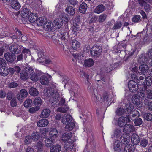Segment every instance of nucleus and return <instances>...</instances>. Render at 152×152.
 Listing matches in <instances>:
<instances>
[{
	"instance_id": "obj_1",
	"label": "nucleus",
	"mask_w": 152,
	"mask_h": 152,
	"mask_svg": "<svg viewBox=\"0 0 152 152\" xmlns=\"http://www.w3.org/2000/svg\"><path fill=\"white\" fill-rule=\"evenodd\" d=\"M61 122L66 126L65 129L67 131L72 130L75 126V123L72 116L69 114H64L62 117Z\"/></svg>"
},
{
	"instance_id": "obj_2",
	"label": "nucleus",
	"mask_w": 152,
	"mask_h": 152,
	"mask_svg": "<svg viewBox=\"0 0 152 152\" xmlns=\"http://www.w3.org/2000/svg\"><path fill=\"white\" fill-rule=\"evenodd\" d=\"M135 82V81L130 80L128 83V87L130 92L135 93L138 90L140 87H143V85H145L144 82L140 80L137 79Z\"/></svg>"
},
{
	"instance_id": "obj_3",
	"label": "nucleus",
	"mask_w": 152,
	"mask_h": 152,
	"mask_svg": "<svg viewBox=\"0 0 152 152\" xmlns=\"http://www.w3.org/2000/svg\"><path fill=\"white\" fill-rule=\"evenodd\" d=\"M44 91L45 95L49 97H52L56 99L58 95V93L56 90L50 87L46 88Z\"/></svg>"
},
{
	"instance_id": "obj_4",
	"label": "nucleus",
	"mask_w": 152,
	"mask_h": 152,
	"mask_svg": "<svg viewBox=\"0 0 152 152\" xmlns=\"http://www.w3.org/2000/svg\"><path fill=\"white\" fill-rule=\"evenodd\" d=\"M23 49V46L15 43L11 45L10 47V51L16 54H19L20 53Z\"/></svg>"
},
{
	"instance_id": "obj_5",
	"label": "nucleus",
	"mask_w": 152,
	"mask_h": 152,
	"mask_svg": "<svg viewBox=\"0 0 152 152\" xmlns=\"http://www.w3.org/2000/svg\"><path fill=\"white\" fill-rule=\"evenodd\" d=\"M4 56L5 58L9 63L13 64L15 62L16 56L14 53L7 52L4 53Z\"/></svg>"
},
{
	"instance_id": "obj_6",
	"label": "nucleus",
	"mask_w": 152,
	"mask_h": 152,
	"mask_svg": "<svg viewBox=\"0 0 152 152\" xmlns=\"http://www.w3.org/2000/svg\"><path fill=\"white\" fill-rule=\"evenodd\" d=\"M102 51V48L101 47L95 46H93L91 49L90 53L94 57L96 58L100 55Z\"/></svg>"
},
{
	"instance_id": "obj_7",
	"label": "nucleus",
	"mask_w": 152,
	"mask_h": 152,
	"mask_svg": "<svg viewBox=\"0 0 152 152\" xmlns=\"http://www.w3.org/2000/svg\"><path fill=\"white\" fill-rule=\"evenodd\" d=\"M61 77L63 76V81L64 82L66 85L68 84L71 87V88L72 90H74V88L76 87L77 85L74 82L72 81L71 80L69 79V77L66 76L60 75Z\"/></svg>"
},
{
	"instance_id": "obj_8",
	"label": "nucleus",
	"mask_w": 152,
	"mask_h": 152,
	"mask_svg": "<svg viewBox=\"0 0 152 152\" xmlns=\"http://www.w3.org/2000/svg\"><path fill=\"white\" fill-rule=\"evenodd\" d=\"M123 132L121 129L116 128L113 130L111 135L112 138L113 139L115 138L118 139L120 138L123 135Z\"/></svg>"
},
{
	"instance_id": "obj_9",
	"label": "nucleus",
	"mask_w": 152,
	"mask_h": 152,
	"mask_svg": "<svg viewBox=\"0 0 152 152\" xmlns=\"http://www.w3.org/2000/svg\"><path fill=\"white\" fill-rule=\"evenodd\" d=\"M113 148L116 152H120L122 150L124 145L119 140H116L113 143Z\"/></svg>"
},
{
	"instance_id": "obj_10",
	"label": "nucleus",
	"mask_w": 152,
	"mask_h": 152,
	"mask_svg": "<svg viewBox=\"0 0 152 152\" xmlns=\"http://www.w3.org/2000/svg\"><path fill=\"white\" fill-rule=\"evenodd\" d=\"M69 36V31H66L61 34L60 36L61 44H66L68 41V39Z\"/></svg>"
},
{
	"instance_id": "obj_11",
	"label": "nucleus",
	"mask_w": 152,
	"mask_h": 152,
	"mask_svg": "<svg viewBox=\"0 0 152 152\" xmlns=\"http://www.w3.org/2000/svg\"><path fill=\"white\" fill-rule=\"evenodd\" d=\"M42 72L39 71L33 72L30 76V78L32 81L37 82L40 76L42 75Z\"/></svg>"
},
{
	"instance_id": "obj_12",
	"label": "nucleus",
	"mask_w": 152,
	"mask_h": 152,
	"mask_svg": "<svg viewBox=\"0 0 152 152\" xmlns=\"http://www.w3.org/2000/svg\"><path fill=\"white\" fill-rule=\"evenodd\" d=\"M147 89V86L145 85L143 86V87H140L138 88L139 90L138 91V96L139 98H143L145 97L146 95V90Z\"/></svg>"
},
{
	"instance_id": "obj_13",
	"label": "nucleus",
	"mask_w": 152,
	"mask_h": 152,
	"mask_svg": "<svg viewBox=\"0 0 152 152\" xmlns=\"http://www.w3.org/2000/svg\"><path fill=\"white\" fill-rule=\"evenodd\" d=\"M74 140L64 142V147L67 151H71L73 149L74 146Z\"/></svg>"
},
{
	"instance_id": "obj_14",
	"label": "nucleus",
	"mask_w": 152,
	"mask_h": 152,
	"mask_svg": "<svg viewBox=\"0 0 152 152\" xmlns=\"http://www.w3.org/2000/svg\"><path fill=\"white\" fill-rule=\"evenodd\" d=\"M134 131L135 128L132 125L127 124L124 127L123 131H124L126 134L129 135L130 133Z\"/></svg>"
},
{
	"instance_id": "obj_15",
	"label": "nucleus",
	"mask_w": 152,
	"mask_h": 152,
	"mask_svg": "<svg viewBox=\"0 0 152 152\" xmlns=\"http://www.w3.org/2000/svg\"><path fill=\"white\" fill-rule=\"evenodd\" d=\"M50 136L45 138L44 140L45 146L47 147H50L53 144V142L56 138Z\"/></svg>"
},
{
	"instance_id": "obj_16",
	"label": "nucleus",
	"mask_w": 152,
	"mask_h": 152,
	"mask_svg": "<svg viewBox=\"0 0 152 152\" xmlns=\"http://www.w3.org/2000/svg\"><path fill=\"white\" fill-rule=\"evenodd\" d=\"M72 136V134L71 132H69L64 133L62 136V140L64 142H68L73 140L71 139Z\"/></svg>"
},
{
	"instance_id": "obj_17",
	"label": "nucleus",
	"mask_w": 152,
	"mask_h": 152,
	"mask_svg": "<svg viewBox=\"0 0 152 152\" xmlns=\"http://www.w3.org/2000/svg\"><path fill=\"white\" fill-rule=\"evenodd\" d=\"M51 77L50 75L47 77L45 75L41 76L40 78V82L43 85H47L49 83L50 78Z\"/></svg>"
},
{
	"instance_id": "obj_18",
	"label": "nucleus",
	"mask_w": 152,
	"mask_h": 152,
	"mask_svg": "<svg viewBox=\"0 0 152 152\" xmlns=\"http://www.w3.org/2000/svg\"><path fill=\"white\" fill-rule=\"evenodd\" d=\"M94 64V61L92 59H86L84 61L83 66L86 68H89L92 66Z\"/></svg>"
},
{
	"instance_id": "obj_19",
	"label": "nucleus",
	"mask_w": 152,
	"mask_h": 152,
	"mask_svg": "<svg viewBox=\"0 0 152 152\" xmlns=\"http://www.w3.org/2000/svg\"><path fill=\"white\" fill-rule=\"evenodd\" d=\"M146 54L143 53L141 54L138 59V62L140 64L147 63L148 61V57L146 56Z\"/></svg>"
},
{
	"instance_id": "obj_20",
	"label": "nucleus",
	"mask_w": 152,
	"mask_h": 152,
	"mask_svg": "<svg viewBox=\"0 0 152 152\" xmlns=\"http://www.w3.org/2000/svg\"><path fill=\"white\" fill-rule=\"evenodd\" d=\"M121 141L124 145L128 143L130 141V135L128 134H123L120 137Z\"/></svg>"
},
{
	"instance_id": "obj_21",
	"label": "nucleus",
	"mask_w": 152,
	"mask_h": 152,
	"mask_svg": "<svg viewBox=\"0 0 152 152\" xmlns=\"http://www.w3.org/2000/svg\"><path fill=\"white\" fill-rule=\"evenodd\" d=\"M71 39L72 41V48L74 50H78L80 47V43L72 37H71Z\"/></svg>"
},
{
	"instance_id": "obj_22",
	"label": "nucleus",
	"mask_w": 152,
	"mask_h": 152,
	"mask_svg": "<svg viewBox=\"0 0 152 152\" xmlns=\"http://www.w3.org/2000/svg\"><path fill=\"white\" fill-rule=\"evenodd\" d=\"M124 148L122 152H133L135 149L134 145L132 144H128L124 145Z\"/></svg>"
},
{
	"instance_id": "obj_23",
	"label": "nucleus",
	"mask_w": 152,
	"mask_h": 152,
	"mask_svg": "<svg viewBox=\"0 0 152 152\" xmlns=\"http://www.w3.org/2000/svg\"><path fill=\"white\" fill-rule=\"evenodd\" d=\"M11 7L17 11L19 10L21 7V5L18 0H13L11 2Z\"/></svg>"
},
{
	"instance_id": "obj_24",
	"label": "nucleus",
	"mask_w": 152,
	"mask_h": 152,
	"mask_svg": "<svg viewBox=\"0 0 152 152\" xmlns=\"http://www.w3.org/2000/svg\"><path fill=\"white\" fill-rule=\"evenodd\" d=\"M131 140L132 143L137 145L140 142V137L138 134L133 133L131 136Z\"/></svg>"
},
{
	"instance_id": "obj_25",
	"label": "nucleus",
	"mask_w": 152,
	"mask_h": 152,
	"mask_svg": "<svg viewBox=\"0 0 152 152\" xmlns=\"http://www.w3.org/2000/svg\"><path fill=\"white\" fill-rule=\"evenodd\" d=\"M30 10L29 9L27 8H23L21 12L22 17L24 19H27L30 14Z\"/></svg>"
},
{
	"instance_id": "obj_26",
	"label": "nucleus",
	"mask_w": 152,
	"mask_h": 152,
	"mask_svg": "<svg viewBox=\"0 0 152 152\" xmlns=\"http://www.w3.org/2000/svg\"><path fill=\"white\" fill-rule=\"evenodd\" d=\"M50 110L49 109H44L42 111L40 117L42 118H47L50 115Z\"/></svg>"
},
{
	"instance_id": "obj_27",
	"label": "nucleus",
	"mask_w": 152,
	"mask_h": 152,
	"mask_svg": "<svg viewBox=\"0 0 152 152\" xmlns=\"http://www.w3.org/2000/svg\"><path fill=\"white\" fill-rule=\"evenodd\" d=\"M48 124V121L46 119H42L38 121L37 123L38 127H44L46 126Z\"/></svg>"
},
{
	"instance_id": "obj_28",
	"label": "nucleus",
	"mask_w": 152,
	"mask_h": 152,
	"mask_svg": "<svg viewBox=\"0 0 152 152\" xmlns=\"http://www.w3.org/2000/svg\"><path fill=\"white\" fill-rule=\"evenodd\" d=\"M104 9L105 7L103 4L99 5L96 7L94 12L96 13H100L104 11Z\"/></svg>"
},
{
	"instance_id": "obj_29",
	"label": "nucleus",
	"mask_w": 152,
	"mask_h": 152,
	"mask_svg": "<svg viewBox=\"0 0 152 152\" xmlns=\"http://www.w3.org/2000/svg\"><path fill=\"white\" fill-rule=\"evenodd\" d=\"M37 15V14L35 13L30 14L28 17V20L31 23H34L35 21H37L38 18V17Z\"/></svg>"
},
{
	"instance_id": "obj_30",
	"label": "nucleus",
	"mask_w": 152,
	"mask_h": 152,
	"mask_svg": "<svg viewBox=\"0 0 152 152\" xmlns=\"http://www.w3.org/2000/svg\"><path fill=\"white\" fill-rule=\"evenodd\" d=\"M73 58H72V60L74 63L75 64L77 60L78 61L79 63H82V57L80 54H75L73 55Z\"/></svg>"
},
{
	"instance_id": "obj_31",
	"label": "nucleus",
	"mask_w": 152,
	"mask_h": 152,
	"mask_svg": "<svg viewBox=\"0 0 152 152\" xmlns=\"http://www.w3.org/2000/svg\"><path fill=\"white\" fill-rule=\"evenodd\" d=\"M87 7V4L85 2L82 3L79 8L80 12L83 14L85 13L86 12Z\"/></svg>"
},
{
	"instance_id": "obj_32",
	"label": "nucleus",
	"mask_w": 152,
	"mask_h": 152,
	"mask_svg": "<svg viewBox=\"0 0 152 152\" xmlns=\"http://www.w3.org/2000/svg\"><path fill=\"white\" fill-rule=\"evenodd\" d=\"M52 22L50 21L46 22L43 25V27L46 31H50L51 30L52 27H51Z\"/></svg>"
},
{
	"instance_id": "obj_33",
	"label": "nucleus",
	"mask_w": 152,
	"mask_h": 152,
	"mask_svg": "<svg viewBox=\"0 0 152 152\" xmlns=\"http://www.w3.org/2000/svg\"><path fill=\"white\" fill-rule=\"evenodd\" d=\"M132 102L134 104L138 107L140 105V102L139 98H138L137 95H134L132 97Z\"/></svg>"
},
{
	"instance_id": "obj_34",
	"label": "nucleus",
	"mask_w": 152,
	"mask_h": 152,
	"mask_svg": "<svg viewBox=\"0 0 152 152\" xmlns=\"http://www.w3.org/2000/svg\"><path fill=\"white\" fill-rule=\"evenodd\" d=\"M58 132L57 129L54 128H51L50 129L49 134L50 136L56 138L57 137Z\"/></svg>"
},
{
	"instance_id": "obj_35",
	"label": "nucleus",
	"mask_w": 152,
	"mask_h": 152,
	"mask_svg": "<svg viewBox=\"0 0 152 152\" xmlns=\"http://www.w3.org/2000/svg\"><path fill=\"white\" fill-rule=\"evenodd\" d=\"M136 49L134 50L131 49V51H129L127 54L126 53L124 58V60L125 61L130 59V58H131L132 56L134 54V52L136 51Z\"/></svg>"
},
{
	"instance_id": "obj_36",
	"label": "nucleus",
	"mask_w": 152,
	"mask_h": 152,
	"mask_svg": "<svg viewBox=\"0 0 152 152\" xmlns=\"http://www.w3.org/2000/svg\"><path fill=\"white\" fill-rule=\"evenodd\" d=\"M61 149V146L58 144L54 145L50 148V152H59Z\"/></svg>"
},
{
	"instance_id": "obj_37",
	"label": "nucleus",
	"mask_w": 152,
	"mask_h": 152,
	"mask_svg": "<svg viewBox=\"0 0 152 152\" xmlns=\"http://www.w3.org/2000/svg\"><path fill=\"white\" fill-rule=\"evenodd\" d=\"M65 10L67 13L71 15H73L75 11V9L71 6H68Z\"/></svg>"
},
{
	"instance_id": "obj_38",
	"label": "nucleus",
	"mask_w": 152,
	"mask_h": 152,
	"mask_svg": "<svg viewBox=\"0 0 152 152\" xmlns=\"http://www.w3.org/2000/svg\"><path fill=\"white\" fill-rule=\"evenodd\" d=\"M123 118L122 117H121L119 118L118 120L117 123L118 125L121 127L124 126L126 124V122L125 121V119Z\"/></svg>"
},
{
	"instance_id": "obj_39",
	"label": "nucleus",
	"mask_w": 152,
	"mask_h": 152,
	"mask_svg": "<svg viewBox=\"0 0 152 152\" xmlns=\"http://www.w3.org/2000/svg\"><path fill=\"white\" fill-rule=\"evenodd\" d=\"M148 69V66L147 65L144 64V63L142 64L139 66V69L142 72V74L147 72Z\"/></svg>"
},
{
	"instance_id": "obj_40",
	"label": "nucleus",
	"mask_w": 152,
	"mask_h": 152,
	"mask_svg": "<svg viewBox=\"0 0 152 152\" xmlns=\"http://www.w3.org/2000/svg\"><path fill=\"white\" fill-rule=\"evenodd\" d=\"M8 71V67H0V74L3 76H6L8 75L9 73Z\"/></svg>"
},
{
	"instance_id": "obj_41",
	"label": "nucleus",
	"mask_w": 152,
	"mask_h": 152,
	"mask_svg": "<svg viewBox=\"0 0 152 152\" xmlns=\"http://www.w3.org/2000/svg\"><path fill=\"white\" fill-rule=\"evenodd\" d=\"M20 77L22 80L24 81L27 80L29 78L28 74H27L23 70L22 71L20 74Z\"/></svg>"
},
{
	"instance_id": "obj_42",
	"label": "nucleus",
	"mask_w": 152,
	"mask_h": 152,
	"mask_svg": "<svg viewBox=\"0 0 152 152\" xmlns=\"http://www.w3.org/2000/svg\"><path fill=\"white\" fill-rule=\"evenodd\" d=\"M79 28L78 25L77 24L74 25L72 27V33L73 35H74V37L76 36L77 33H79Z\"/></svg>"
},
{
	"instance_id": "obj_43",
	"label": "nucleus",
	"mask_w": 152,
	"mask_h": 152,
	"mask_svg": "<svg viewBox=\"0 0 152 152\" xmlns=\"http://www.w3.org/2000/svg\"><path fill=\"white\" fill-rule=\"evenodd\" d=\"M140 146L142 148L145 147L148 144V140L145 138H143L140 141Z\"/></svg>"
},
{
	"instance_id": "obj_44",
	"label": "nucleus",
	"mask_w": 152,
	"mask_h": 152,
	"mask_svg": "<svg viewBox=\"0 0 152 152\" xmlns=\"http://www.w3.org/2000/svg\"><path fill=\"white\" fill-rule=\"evenodd\" d=\"M33 103L35 106L39 107L42 104V100L40 98L37 97L35 98L34 100Z\"/></svg>"
},
{
	"instance_id": "obj_45",
	"label": "nucleus",
	"mask_w": 152,
	"mask_h": 152,
	"mask_svg": "<svg viewBox=\"0 0 152 152\" xmlns=\"http://www.w3.org/2000/svg\"><path fill=\"white\" fill-rule=\"evenodd\" d=\"M29 93L31 96H37L39 93L38 91L36 88L34 87H31L30 89Z\"/></svg>"
},
{
	"instance_id": "obj_46",
	"label": "nucleus",
	"mask_w": 152,
	"mask_h": 152,
	"mask_svg": "<svg viewBox=\"0 0 152 152\" xmlns=\"http://www.w3.org/2000/svg\"><path fill=\"white\" fill-rule=\"evenodd\" d=\"M27 74H28L29 77L34 71V70L30 66H27L23 70Z\"/></svg>"
},
{
	"instance_id": "obj_47",
	"label": "nucleus",
	"mask_w": 152,
	"mask_h": 152,
	"mask_svg": "<svg viewBox=\"0 0 152 152\" xmlns=\"http://www.w3.org/2000/svg\"><path fill=\"white\" fill-rule=\"evenodd\" d=\"M32 105V101L31 99H27L24 102V106L26 108L30 107Z\"/></svg>"
},
{
	"instance_id": "obj_48",
	"label": "nucleus",
	"mask_w": 152,
	"mask_h": 152,
	"mask_svg": "<svg viewBox=\"0 0 152 152\" xmlns=\"http://www.w3.org/2000/svg\"><path fill=\"white\" fill-rule=\"evenodd\" d=\"M45 17H41L39 18L37 21V23L38 26H43L44 24L46 22Z\"/></svg>"
},
{
	"instance_id": "obj_49",
	"label": "nucleus",
	"mask_w": 152,
	"mask_h": 152,
	"mask_svg": "<svg viewBox=\"0 0 152 152\" xmlns=\"http://www.w3.org/2000/svg\"><path fill=\"white\" fill-rule=\"evenodd\" d=\"M69 107L66 105H64V106L59 107L57 108V111L61 112L63 113H65L69 109Z\"/></svg>"
},
{
	"instance_id": "obj_50",
	"label": "nucleus",
	"mask_w": 152,
	"mask_h": 152,
	"mask_svg": "<svg viewBox=\"0 0 152 152\" xmlns=\"http://www.w3.org/2000/svg\"><path fill=\"white\" fill-rule=\"evenodd\" d=\"M44 144L41 141H39L37 142L36 145L37 148V151L39 152H42Z\"/></svg>"
},
{
	"instance_id": "obj_51",
	"label": "nucleus",
	"mask_w": 152,
	"mask_h": 152,
	"mask_svg": "<svg viewBox=\"0 0 152 152\" xmlns=\"http://www.w3.org/2000/svg\"><path fill=\"white\" fill-rule=\"evenodd\" d=\"M144 81L145 83L146 86H150L152 85V80L151 77L150 76H148L146 77Z\"/></svg>"
},
{
	"instance_id": "obj_52",
	"label": "nucleus",
	"mask_w": 152,
	"mask_h": 152,
	"mask_svg": "<svg viewBox=\"0 0 152 152\" xmlns=\"http://www.w3.org/2000/svg\"><path fill=\"white\" fill-rule=\"evenodd\" d=\"M94 97L96 99L97 101H99L100 99H102L101 96L98 93V91L96 89L94 90Z\"/></svg>"
},
{
	"instance_id": "obj_53",
	"label": "nucleus",
	"mask_w": 152,
	"mask_h": 152,
	"mask_svg": "<svg viewBox=\"0 0 152 152\" xmlns=\"http://www.w3.org/2000/svg\"><path fill=\"white\" fill-rule=\"evenodd\" d=\"M125 112L123 108L120 107L117 109L116 111V114L117 115L121 116L123 115Z\"/></svg>"
},
{
	"instance_id": "obj_54",
	"label": "nucleus",
	"mask_w": 152,
	"mask_h": 152,
	"mask_svg": "<svg viewBox=\"0 0 152 152\" xmlns=\"http://www.w3.org/2000/svg\"><path fill=\"white\" fill-rule=\"evenodd\" d=\"M39 136L37 132L32 134V139L34 141L37 140L39 138Z\"/></svg>"
},
{
	"instance_id": "obj_55",
	"label": "nucleus",
	"mask_w": 152,
	"mask_h": 152,
	"mask_svg": "<svg viewBox=\"0 0 152 152\" xmlns=\"http://www.w3.org/2000/svg\"><path fill=\"white\" fill-rule=\"evenodd\" d=\"M20 94L21 98L27 96L28 95V92L25 89H22L20 90Z\"/></svg>"
},
{
	"instance_id": "obj_56",
	"label": "nucleus",
	"mask_w": 152,
	"mask_h": 152,
	"mask_svg": "<svg viewBox=\"0 0 152 152\" xmlns=\"http://www.w3.org/2000/svg\"><path fill=\"white\" fill-rule=\"evenodd\" d=\"M134 106L132 104H130L128 107L126 108V110L128 113H131L134 110Z\"/></svg>"
},
{
	"instance_id": "obj_57",
	"label": "nucleus",
	"mask_w": 152,
	"mask_h": 152,
	"mask_svg": "<svg viewBox=\"0 0 152 152\" xmlns=\"http://www.w3.org/2000/svg\"><path fill=\"white\" fill-rule=\"evenodd\" d=\"M141 16L139 15H136L132 18V20L134 23H136L139 21Z\"/></svg>"
},
{
	"instance_id": "obj_58",
	"label": "nucleus",
	"mask_w": 152,
	"mask_h": 152,
	"mask_svg": "<svg viewBox=\"0 0 152 152\" xmlns=\"http://www.w3.org/2000/svg\"><path fill=\"white\" fill-rule=\"evenodd\" d=\"M107 15L104 14H101L99 17L98 20L99 22H104L106 19Z\"/></svg>"
},
{
	"instance_id": "obj_59",
	"label": "nucleus",
	"mask_w": 152,
	"mask_h": 152,
	"mask_svg": "<svg viewBox=\"0 0 152 152\" xmlns=\"http://www.w3.org/2000/svg\"><path fill=\"white\" fill-rule=\"evenodd\" d=\"M39 107L35 106L30 108L29 110V112L31 113H34L35 112L38 111L39 109Z\"/></svg>"
},
{
	"instance_id": "obj_60",
	"label": "nucleus",
	"mask_w": 152,
	"mask_h": 152,
	"mask_svg": "<svg viewBox=\"0 0 152 152\" xmlns=\"http://www.w3.org/2000/svg\"><path fill=\"white\" fill-rule=\"evenodd\" d=\"M142 122V119L140 118H138L135 120L134 124L136 126H139L141 125Z\"/></svg>"
},
{
	"instance_id": "obj_61",
	"label": "nucleus",
	"mask_w": 152,
	"mask_h": 152,
	"mask_svg": "<svg viewBox=\"0 0 152 152\" xmlns=\"http://www.w3.org/2000/svg\"><path fill=\"white\" fill-rule=\"evenodd\" d=\"M10 105L13 107L16 106L17 105L16 99L15 98H13L10 101Z\"/></svg>"
},
{
	"instance_id": "obj_62",
	"label": "nucleus",
	"mask_w": 152,
	"mask_h": 152,
	"mask_svg": "<svg viewBox=\"0 0 152 152\" xmlns=\"http://www.w3.org/2000/svg\"><path fill=\"white\" fill-rule=\"evenodd\" d=\"M147 97L149 99H152V91L150 90H147Z\"/></svg>"
},
{
	"instance_id": "obj_63",
	"label": "nucleus",
	"mask_w": 152,
	"mask_h": 152,
	"mask_svg": "<svg viewBox=\"0 0 152 152\" xmlns=\"http://www.w3.org/2000/svg\"><path fill=\"white\" fill-rule=\"evenodd\" d=\"M8 71L9 73L8 75L10 76H12L15 72V69L12 67L8 68Z\"/></svg>"
},
{
	"instance_id": "obj_64",
	"label": "nucleus",
	"mask_w": 152,
	"mask_h": 152,
	"mask_svg": "<svg viewBox=\"0 0 152 152\" xmlns=\"http://www.w3.org/2000/svg\"><path fill=\"white\" fill-rule=\"evenodd\" d=\"M145 119L148 121H150L152 120V114L150 113H148L145 114Z\"/></svg>"
}]
</instances>
